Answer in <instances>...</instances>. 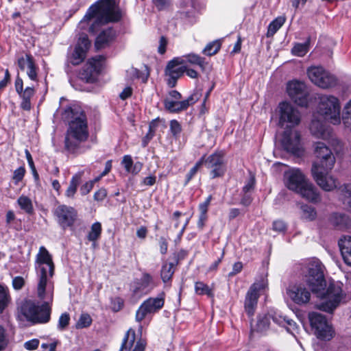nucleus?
Instances as JSON below:
<instances>
[{
	"instance_id": "obj_57",
	"label": "nucleus",
	"mask_w": 351,
	"mask_h": 351,
	"mask_svg": "<svg viewBox=\"0 0 351 351\" xmlns=\"http://www.w3.org/2000/svg\"><path fill=\"white\" fill-rule=\"evenodd\" d=\"M25 285V280L21 276H16L12 280V286L15 290H20Z\"/></svg>"
},
{
	"instance_id": "obj_50",
	"label": "nucleus",
	"mask_w": 351,
	"mask_h": 351,
	"mask_svg": "<svg viewBox=\"0 0 351 351\" xmlns=\"http://www.w3.org/2000/svg\"><path fill=\"white\" fill-rule=\"evenodd\" d=\"M8 343V337L5 328L0 326V351L3 350Z\"/></svg>"
},
{
	"instance_id": "obj_16",
	"label": "nucleus",
	"mask_w": 351,
	"mask_h": 351,
	"mask_svg": "<svg viewBox=\"0 0 351 351\" xmlns=\"http://www.w3.org/2000/svg\"><path fill=\"white\" fill-rule=\"evenodd\" d=\"M204 156V163L206 168L210 169V176L212 179L222 177L226 172L224 155L221 152H215L208 157Z\"/></svg>"
},
{
	"instance_id": "obj_25",
	"label": "nucleus",
	"mask_w": 351,
	"mask_h": 351,
	"mask_svg": "<svg viewBox=\"0 0 351 351\" xmlns=\"http://www.w3.org/2000/svg\"><path fill=\"white\" fill-rule=\"evenodd\" d=\"M154 287L152 276L148 273H143L141 279L134 282L132 291L134 294L147 293Z\"/></svg>"
},
{
	"instance_id": "obj_11",
	"label": "nucleus",
	"mask_w": 351,
	"mask_h": 351,
	"mask_svg": "<svg viewBox=\"0 0 351 351\" xmlns=\"http://www.w3.org/2000/svg\"><path fill=\"white\" fill-rule=\"evenodd\" d=\"M279 125L282 128H291L300 122L299 111L291 104L284 101L279 104Z\"/></svg>"
},
{
	"instance_id": "obj_64",
	"label": "nucleus",
	"mask_w": 351,
	"mask_h": 351,
	"mask_svg": "<svg viewBox=\"0 0 351 351\" xmlns=\"http://www.w3.org/2000/svg\"><path fill=\"white\" fill-rule=\"evenodd\" d=\"M107 195V191L101 188L94 193V199L96 201H103Z\"/></svg>"
},
{
	"instance_id": "obj_20",
	"label": "nucleus",
	"mask_w": 351,
	"mask_h": 351,
	"mask_svg": "<svg viewBox=\"0 0 351 351\" xmlns=\"http://www.w3.org/2000/svg\"><path fill=\"white\" fill-rule=\"evenodd\" d=\"M201 97L199 91L194 92L186 99L179 101L166 98L164 100V106L167 110L172 113H178L186 110L189 106L197 102Z\"/></svg>"
},
{
	"instance_id": "obj_24",
	"label": "nucleus",
	"mask_w": 351,
	"mask_h": 351,
	"mask_svg": "<svg viewBox=\"0 0 351 351\" xmlns=\"http://www.w3.org/2000/svg\"><path fill=\"white\" fill-rule=\"evenodd\" d=\"M263 288V285L254 283L248 290L245 300V308L249 316L253 315L258 298V292Z\"/></svg>"
},
{
	"instance_id": "obj_26",
	"label": "nucleus",
	"mask_w": 351,
	"mask_h": 351,
	"mask_svg": "<svg viewBox=\"0 0 351 351\" xmlns=\"http://www.w3.org/2000/svg\"><path fill=\"white\" fill-rule=\"evenodd\" d=\"M310 131L313 136L317 138L328 139L330 136L331 130L326 124L314 118L310 125Z\"/></svg>"
},
{
	"instance_id": "obj_43",
	"label": "nucleus",
	"mask_w": 351,
	"mask_h": 351,
	"mask_svg": "<svg viewBox=\"0 0 351 351\" xmlns=\"http://www.w3.org/2000/svg\"><path fill=\"white\" fill-rule=\"evenodd\" d=\"M343 195V202L351 211V184H344L341 189Z\"/></svg>"
},
{
	"instance_id": "obj_63",
	"label": "nucleus",
	"mask_w": 351,
	"mask_h": 351,
	"mask_svg": "<svg viewBox=\"0 0 351 351\" xmlns=\"http://www.w3.org/2000/svg\"><path fill=\"white\" fill-rule=\"evenodd\" d=\"M286 229V224L283 221L277 220L273 223V230L277 232H284Z\"/></svg>"
},
{
	"instance_id": "obj_58",
	"label": "nucleus",
	"mask_w": 351,
	"mask_h": 351,
	"mask_svg": "<svg viewBox=\"0 0 351 351\" xmlns=\"http://www.w3.org/2000/svg\"><path fill=\"white\" fill-rule=\"evenodd\" d=\"M286 317H282L281 315L275 313L274 314H271V319L279 326H283L286 324Z\"/></svg>"
},
{
	"instance_id": "obj_56",
	"label": "nucleus",
	"mask_w": 351,
	"mask_h": 351,
	"mask_svg": "<svg viewBox=\"0 0 351 351\" xmlns=\"http://www.w3.org/2000/svg\"><path fill=\"white\" fill-rule=\"evenodd\" d=\"M128 75L132 78H142L143 81L145 82L147 81L148 73L145 77H143L141 75L140 71L135 69V68H131L129 70L127 71Z\"/></svg>"
},
{
	"instance_id": "obj_13",
	"label": "nucleus",
	"mask_w": 351,
	"mask_h": 351,
	"mask_svg": "<svg viewBox=\"0 0 351 351\" xmlns=\"http://www.w3.org/2000/svg\"><path fill=\"white\" fill-rule=\"evenodd\" d=\"M330 171H324L319 168L317 165H312L311 173L316 184L324 191H332L337 187L338 180L329 173Z\"/></svg>"
},
{
	"instance_id": "obj_33",
	"label": "nucleus",
	"mask_w": 351,
	"mask_h": 351,
	"mask_svg": "<svg viewBox=\"0 0 351 351\" xmlns=\"http://www.w3.org/2000/svg\"><path fill=\"white\" fill-rule=\"evenodd\" d=\"M301 217L306 221H312L317 217L315 208L307 204H302L300 206Z\"/></svg>"
},
{
	"instance_id": "obj_51",
	"label": "nucleus",
	"mask_w": 351,
	"mask_h": 351,
	"mask_svg": "<svg viewBox=\"0 0 351 351\" xmlns=\"http://www.w3.org/2000/svg\"><path fill=\"white\" fill-rule=\"evenodd\" d=\"M76 46H80L81 49L84 51L85 53H86L90 46V42L88 38L86 35H84L79 38L77 44Z\"/></svg>"
},
{
	"instance_id": "obj_38",
	"label": "nucleus",
	"mask_w": 351,
	"mask_h": 351,
	"mask_svg": "<svg viewBox=\"0 0 351 351\" xmlns=\"http://www.w3.org/2000/svg\"><path fill=\"white\" fill-rule=\"evenodd\" d=\"M11 300L9 290L7 287L0 285V313L8 306Z\"/></svg>"
},
{
	"instance_id": "obj_42",
	"label": "nucleus",
	"mask_w": 351,
	"mask_h": 351,
	"mask_svg": "<svg viewBox=\"0 0 351 351\" xmlns=\"http://www.w3.org/2000/svg\"><path fill=\"white\" fill-rule=\"evenodd\" d=\"M195 291L197 295H206L208 297H213L212 289L205 283L201 281L195 283Z\"/></svg>"
},
{
	"instance_id": "obj_52",
	"label": "nucleus",
	"mask_w": 351,
	"mask_h": 351,
	"mask_svg": "<svg viewBox=\"0 0 351 351\" xmlns=\"http://www.w3.org/2000/svg\"><path fill=\"white\" fill-rule=\"evenodd\" d=\"M111 304L113 311L118 312L123 308L124 302L121 298L117 297L112 300Z\"/></svg>"
},
{
	"instance_id": "obj_55",
	"label": "nucleus",
	"mask_w": 351,
	"mask_h": 351,
	"mask_svg": "<svg viewBox=\"0 0 351 351\" xmlns=\"http://www.w3.org/2000/svg\"><path fill=\"white\" fill-rule=\"evenodd\" d=\"M255 183L256 180L254 176H251L243 187V192L244 193H248L249 192L252 191L254 188Z\"/></svg>"
},
{
	"instance_id": "obj_10",
	"label": "nucleus",
	"mask_w": 351,
	"mask_h": 351,
	"mask_svg": "<svg viewBox=\"0 0 351 351\" xmlns=\"http://www.w3.org/2000/svg\"><path fill=\"white\" fill-rule=\"evenodd\" d=\"M307 74L308 78L314 84L324 89L332 88L337 83L335 76L322 66H311L308 68Z\"/></svg>"
},
{
	"instance_id": "obj_27",
	"label": "nucleus",
	"mask_w": 351,
	"mask_h": 351,
	"mask_svg": "<svg viewBox=\"0 0 351 351\" xmlns=\"http://www.w3.org/2000/svg\"><path fill=\"white\" fill-rule=\"evenodd\" d=\"M338 245L345 263L351 266V236H342L339 239Z\"/></svg>"
},
{
	"instance_id": "obj_12",
	"label": "nucleus",
	"mask_w": 351,
	"mask_h": 351,
	"mask_svg": "<svg viewBox=\"0 0 351 351\" xmlns=\"http://www.w3.org/2000/svg\"><path fill=\"white\" fill-rule=\"evenodd\" d=\"M315 154L317 161L313 165H317L319 168L324 171H331L335 164L336 159L332 151L324 143L317 142L315 144Z\"/></svg>"
},
{
	"instance_id": "obj_14",
	"label": "nucleus",
	"mask_w": 351,
	"mask_h": 351,
	"mask_svg": "<svg viewBox=\"0 0 351 351\" xmlns=\"http://www.w3.org/2000/svg\"><path fill=\"white\" fill-rule=\"evenodd\" d=\"M282 145L287 152L294 156H302L304 154L300 134L297 130H285L282 135Z\"/></svg>"
},
{
	"instance_id": "obj_46",
	"label": "nucleus",
	"mask_w": 351,
	"mask_h": 351,
	"mask_svg": "<svg viewBox=\"0 0 351 351\" xmlns=\"http://www.w3.org/2000/svg\"><path fill=\"white\" fill-rule=\"evenodd\" d=\"M204 156H202L196 163L195 165L190 169L189 173L186 174V178L185 184H187L190 180L193 178V176L198 171L201 166L204 164Z\"/></svg>"
},
{
	"instance_id": "obj_22",
	"label": "nucleus",
	"mask_w": 351,
	"mask_h": 351,
	"mask_svg": "<svg viewBox=\"0 0 351 351\" xmlns=\"http://www.w3.org/2000/svg\"><path fill=\"white\" fill-rule=\"evenodd\" d=\"M16 92L21 99L20 107L24 110L29 111L32 108L31 99L36 91L33 86H27L23 89V80L17 75L14 83Z\"/></svg>"
},
{
	"instance_id": "obj_48",
	"label": "nucleus",
	"mask_w": 351,
	"mask_h": 351,
	"mask_svg": "<svg viewBox=\"0 0 351 351\" xmlns=\"http://www.w3.org/2000/svg\"><path fill=\"white\" fill-rule=\"evenodd\" d=\"M92 319L88 314H82L76 324L77 328H83L91 324Z\"/></svg>"
},
{
	"instance_id": "obj_5",
	"label": "nucleus",
	"mask_w": 351,
	"mask_h": 351,
	"mask_svg": "<svg viewBox=\"0 0 351 351\" xmlns=\"http://www.w3.org/2000/svg\"><path fill=\"white\" fill-rule=\"evenodd\" d=\"M283 182L289 190L300 194L311 202L318 203L321 201L320 193L317 188L299 169L291 168L285 171Z\"/></svg>"
},
{
	"instance_id": "obj_17",
	"label": "nucleus",
	"mask_w": 351,
	"mask_h": 351,
	"mask_svg": "<svg viewBox=\"0 0 351 351\" xmlns=\"http://www.w3.org/2000/svg\"><path fill=\"white\" fill-rule=\"evenodd\" d=\"M58 224L63 229H66L73 226L77 219V212L72 206L62 204L54 210Z\"/></svg>"
},
{
	"instance_id": "obj_9",
	"label": "nucleus",
	"mask_w": 351,
	"mask_h": 351,
	"mask_svg": "<svg viewBox=\"0 0 351 351\" xmlns=\"http://www.w3.org/2000/svg\"><path fill=\"white\" fill-rule=\"evenodd\" d=\"M308 319L317 338L324 341L332 339L334 331L323 315L312 312L308 314Z\"/></svg>"
},
{
	"instance_id": "obj_23",
	"label": "nucleus",
	"mask_w": 351,
	"mask_h": 351,
	"mask_svg": "<svg viewBox=\"0 0 351 351\" xmlns=\"http://www.w3.org/2000/svg\"><path fill=\"white\" fill-rule=\"evenodd\" d=\"M287 293L291 300L298 305H304L311 300V292L306 289L304 283H298L289 286Z\"/></svg>"
},
{
	"instance_id": "obj_2",
	"label": "nucleus",
	"mask_w": 351,
	"mask_h": 351,
	"mask_svg": "<svg viewBox=\"0 0 351 351\" xmlns=\"http://www.w3.org/2000/svg\"><path fill=\"white\" fill-rule=\"evenodd\" d=\"M54 264L47 250L41 246L36 255L35 269L36 271V295L40 301L52 303L53 299Z\"/></svg>"
},
{
	"instance_id": "obj_1",
	"label": "nucleus",
	"mask_w": 351,
	"mask_h": 351,
	"mask_svg": "<svg viewBox=\"0 0 351 351\" xmlns=\"http://www.w3.org/2000/svg\"><path fill=\"white\" fill-rule=\"evenodd\" d=\"M324 269V267L319 260L311 259L307 264L304 280L311 291L324 300L317 305V308L325 312L332 313L339 304L343 295L341 288L334 285H329L324 292L326 282Z\"/></svg>"
},
{
	"instance_id": "obj_30",
	"label": "nucleus",
	"mask_w": 351,
	"mask_h": 351,
	"mask_svg": "<svg viewBox=\"0 0 351 351\" xmlns=\"http://www.w3.org/2000/svg\"><path fill=\"white\" fill-rule=\"evenodd\" d=\"M212 199V195H209L204 202L199 205V215L197 221V227L200 229L204 228L205 222L207 220V212Z\"/></svg>"
},
{
	"instance_id": "obj_49",
	"label": "nucleus",
	"mask_w": 351,
	"mask_h": 351,
	"mask_svg": "<svg viewBox=\"0 0 351 351\" xmlns=\"http://www.w3.org/2000/svg\"><path fill=\"white\" fill-rule=\"evenodd\" d=\"M25 169L24 167H20L14 170L12 176V180L15 184H18L19 182L22 181L25 176Z\"/></svg>"
},
{
	"instance_id": "obj_19",
	"label": "nucleus",
	"mask_w": 351,
	"mask_h": 351,
	"mask_svg": "<svg viewBox=\"0 0 351 351\" xmlns=\"http://www.w3.org/2000/svg\"><path fill=\"white\" fill-rule=\"evenodd\" d=\"M287 90L291 99L298 106H306L308 104V94L304 83L291 81L287 84Z\"/></svg>"
},
{
	"instance_id": "obj_28",
	"label": "nucleus",
	"mask_w": 351,
	"mask_h": 351,
	"mask_svg": "<svg viewBox=\"0 0 351 351\" xmlns=\"http://www.w3.org/2000/svg\"><path fill=\"white\" fill-rule=\"evenodd\" d=\"M115 38V32L112 28H107L101 31L97 36L95 43L97 50L105 48Z\"/></svg>"
},
{
	"instance_id": "obj_61",
	"label": "nucleus",
	"mask_w": 351,
	"mask_h": 351,
	"mask_svg": "<svg viewBox=\"0 0 351 351\" xmlns=\"http://www.w3.org/2000/svg\"><path fill=\"white\" fill-rule=\"evenodd\" d=\"M94 181H89L84 183L80 187V193L82 195H85L88 194L93 188Z\"/></svg>"
},
{
	"instance_id": "obj_60",
	"label": "nucleus",
	"mask_w": 351,
	"mask_h": 351,
	"mask_svg": "<svg viewBox=\"0 0 351 351\" xmlns=\"http://www.w3.org/2000/svg\"><path fill=\"white\" fill-rule=\"evenodd\" d=\"M282 327L286 328L287 332L294 335L295 331L297 330L296 324L292 319L286 318V324Z\"/></svg>"
},
{
	"instance_id": "obj_32",
	"label": "nucleus",
	"mask_w": 351,
	"mask_h": 351,
	"mask_svg": "<svg viewBox=\"0 0 351 351\" xmlns=\"http://www.w3.org/2000/svg\"><path fill=\"white\" fill-rule=\"evenodd\" d=\"M101 225L99 222H95L92 224L90 230L87 234V239L93 242V246L95 247L96 241L100 238L101 234Z\"/></svg>"
},
{
	"instance_id": "obj_44",
	"label": "nucleus",
	"mask_w": 351,
	"mask_h": 351,
	"mask_svg": "<svg viewBox=\"0 0 351 351\" xmlns=\"http://www.w3.org/2000/svg\"><path fill=\"white\" fill-rule=\"evenodd\" d=\"M20 208L27 213H32L33 211V205L32 200L24 195H21L17 200Z\"/></svg>"
},
{
	"instance_id": "obj_53",
	"label": "nucleus",
	"mask_w": 351,
	"mask_h": 351,
	"mask_svg": "<svg viewBox=\"0 0 351 351\" xmlns=\"http://www.w3.org/2000/svg\"><path fill=\"white\" fill-rule=\"evenodd\" d=\"M170 130L174 136H177L182 131V128L179 122L176 120H171L170 122Z\"/></svg>"
},
{
	"instance_id": "obj_8",
	"label": "nucleus",
	"mask_w": 351,
	"mask_h": 351,
	"mask_svg": "<svg viewBox=\"0 0 351 351\" xmlns=\"http://www.w3.org/2000/svg\"><path fill=\"white\" fill-rule=\"evenodd\" d=\"M165 304V293H161L157 297H150L145 300L138 308L135 320L141 322L147 316L158 312Z\"/></svg>"
},
{
	"instance_id": "obj_34",
	"label": "nucleus",
	"mask_w": 351,
	"mask_h": 351,
	"mask_svg": "<svg viewBox=\"0 0 351 351\" xmlns=\"http://www.w3.org/2000/svg\"><path fill=\"white\" fill-rule=\"evenodd\" d=\"M174 264L172 263H165L162 265L160 271V276L163 282L167 283L170 281L174 274Z\"/></svg>"
},
{
	"instance_id": "obj_7",
	"label": "nucleus",
	"mask_w": 351,
	"mask_h": 351,
	"mask_svg": "<svg viewBox=\"0 0 351 351\" xmlns=\"http://www.w3.org/2000/svg\"><path fill=\"white\" fill-rule=\"evenodd\" d=\"M341 104L338 97L328 94L318 96L317 113L324 121L333 125L341 123Z\"/></svg>"
},
{
	"instance_id": "obj_37",
	"label": "nucleus",
	"mask_w": 351,
	"mask_h": 351,
	"mask_svg": "<svg viewBox=\"0 0 351 351\" xmlns=\"http://www.w3.org/2000/svg\"><path fill=\"white\" fill-rule=\"evenodd\" d=\"M86 54L80 46H75L74 51L69 57V60L73 65H78L85 59Z\"/></svg>"
},
{
	"instance_id": "obj_21",
	"label": "nucleus",
	"mask_w": 351,
	"mask_h": 351,
	"mask_svg": "<svg viewBox=\"0 0 351 351\" xmlns=\"http://www.w3.org/2000/svg\"><path fill=\"white\" fill-rule=\"evenodd\" d=\"M146 341L142 338H136V332L130 328L124 335L119 351H144Z\"/></svg>"
},
{
	"instance_id": "obj_35",
	"label": "nucleus",
	"mask_w": 351,
	"mask_h": 351,
	"mask_svg": "<svg viewBox=\"0 0 351 351\" xmlns=\"http://www.w3.org/2000/svg\"><path fill=\"white\" fill-rule=\"evenodd\" d=\"M310 38L304 43H295L291 49V53L298 57L304 56L309 51Z\"/></svg>"
},
{
	"instance_id": "obj_31",
	"label": "nucleus",
	"mask_w": 351,
	"mask_h": 351,
	"mask_svg": "<svg viewBox=\"0 0 351 351\" xmlns=\"http://www.w3.org/2000/svg\"><path fill=\"white\" fill-rule=\"evenodd\" d=\"M184 60V64L188 62L192 65L198 66L202 71H204L208 62L205 58L195 53H189L182 58Z\"/></svg>"
},
{
	"instance_id": "obj_15",
	"label": "nucleus",
	"mask_w": 351,
	"mask_h": 351,
	"mask_svg": "<svg viewBox=\"0 0 351 351\" xmlns=\"http://www.w3.org/2000/svg\"><path fill=\"white\" fill-rule=\"evenodd\" d=\"M104 61V57L102 56L89 59L80 73L81 79L88 83L95 82L103 68Z\"/></svg>"
},
{
	"instance_id": "obj_3",
	"label": "nucleus",
	"mask_w": 351,
	"mask_h": 351,
	"mask_svg": "<svg viewBox=\"0 0 351 351\" xmlns=\"http://www.w3.org/2000/svg\"><path fill=\"white\" fill-rule=\"evenodd\" d=\"M121 17L117 0H99L88 8L78 26L81 29H85L93 19L89 27V32L95 33L101 26L108 23L117 22Z\"/></svg>"
},
{
	"instance_id": "obj_41",
	"label": "nucleus",
	"mask_w": 351,
	"mask_h": 351,
	"mask_svg": "<svg viewBox=\"0 0 351 351\" xmlns=\"http://www.w3.org/2000/svg\"><path fill=\"white\" fill-rule=\"evenodd\" d=\"M271 314H264L259 315L256 324V330L259 332L266 330L269 326Z\"/></svg>"
},
{
	"instance_id": "obj_18",
	"label": "nucleus",
	"mask_w": 351,
	"mask_h": 351,
	"mask_svg": "<svg viewBox=\"0 0 351 351\" xmlns=\"http://www.w3.org/2000/svg\"><path fill=\"white\" fill-rule=\"evenodd\" d=\"M184 60L182 58H175L169 61L165 69L167 83L170 88L176 86L178 80L183 75L186 70Z\"/></svg>"
},
{
	"instance_id": "obj_45",
	"label": "nucleus",
	"mask_w": 351,
	"mask_h": 351,
	"mask_svg": "<svg viewBox=\"0 0 351 351\" xmlns=\"http://www.w3.org/2000/svg\"><path fill=\"white\" fill-rule=\"evenodd\" d=\"M34 64L33 58L31 55L26 54L18 60V65L21 71H27Z\"/></svg>"
},
{
	"instance_id": "obj_40",
	"label": "nucleus",
	"mask_w": 351,
	"mask_h": 351,
	"mask_svg": "<svg viewBox=\"0 0 351 351\" xmlns=\"http://www.w3.org/2000/svg\"><path fill=\"white\" fill-rule=\"evenodd\" d=\"M342 121L344 125L351 130V99L343 106Z\"/></svg>"
},
{
	"instance_id": "obj_47",
	"label": "nucleus",
	"mask_w": 351,
	"mask_h": 351,
	"mask_svg": "<svg viewBox=\"0 0 351 351\" xmlns=\"http://www.w3.org/2000/svg\"><path fill=\"white\" fill-rule=\"evenodd\" d=\"M70 322V315L67 313H62L59 317L57 328L59 330H65Z\"/></svg>"
},
{
	"instance_id": "obj_6",
	"label": "nucleus",
	"mask_w": 351,
	"mask_h": 351,
	"mask_svg": "<svg viewBox=\"0 0 351 351\" xmlns=\"http://www.w3.org/2000/svg\"><path fill=\"white\" fill-rule=\"evenodd\" d=\"M51 304L47 301L25 299L18 305L17 318L32 324L48 323L51 318Z\"/></svg>"
},
{
	"instance_id": "obj_59",
	"label": "nucleus",
	"mask_w": 351,
	"mask_h": 351,
	"mask_svg": "<svg viewBox=\"0 0 351 351\" xmlns=\"http://www.w3.org/2000/svg\"><path fill=\"white\" fill-rule=\"evenodd\" d=\"M27 75L29 78L32 81L38 80L37 68L35 63L26 71Z\"/></svg>"
},
{
	"instance_id": "obj_62",
	"label": "nucleus",
	"mask_w": 351,
	"mask_h": 351,
	"mask_svg": "<svg viewBox=\"0 0 351 351\" xmlns=\"http://www.w3.org/2000/svg\"><path fill=\"white\" fill-rule=\"evenodd\" d=\"M39 345V340L37 339H33L24 343V347L28 350H36Z\"/></svg>"
},
{
	"instance_id": "obj_4",
	"label": "nucleus",
	"mask_w": 351,
	"mask_h": 351,
	"mask_svg": "<svg viewBox=\"0 0 351 351\" xmlns=\"http://www.w3.org/2000/svg\"><path fill=\"white\" fill-rule=\"evenodd\" d=\"M70 114L71 120L65 136V149L72 154L81 153L82 144L89 136L86 116L78 107L71 108Z\"/></svg>"
},
{
	"instance_id": "obj_39",
	"label": "nucleus",
	"mask_w": 351,
	"mask_h": 351,
	"mask_svg": "<svg viewBox=\"0 0 351 351\" xmlns=\"http://www.w3.org/2000/svg\"><path fill=\"white\" fill-rule=\"evenodd\" d=\"M221 41L216 40L206 45L202 51V53L206 56H211L216 54L221 48Z\"/></svg>"
},
{
	"instance_id": "obj_54",
	"label": "nucleus",
	"mask_w": 351,
	"mask_h": 351,
	"mask_svg": "<svg viewBox=\"0 0 351 351\" xmlns=\"http://www.w3.org/2000/svg\"><path fill=\"white\" fill-rule=\"evenodd\" d=\"M121 163L127 172L130 173L132 171V167L133 166V160L131 156L125 155L123 157Z\"/></svg>"
},
{
	"instance_id": "obj_36",
	"label": "nucleus",
	"mask_w": 351,
	"mask_h": 351,
	"mask_svg": "<svg viewBox=\"0 0 351 351\" xmlns=\"http://www.w3.org/2000/svg\"><path fill=\"white\" fill-rule=\"evenodd\" d=\"M286 18L285 16H278L272 21L267 29V36L270 37L274 36L276 32L285 23Z\"/></svg>"
},
{
	"instance_id": "obj_29",
	"label": "nucleus",
	"mask_w": 351,
	"mask_h": 351,
	"mask_svg": "<svg viewBox=\"0 0 351 351\" xmlns=\"http://www.w3.org/2000/svg\"><path fill=\"white\" fill-rule=\"evenodd\" d=\"M84 171H80L76 173L71 178L69 185L65 191V196L68 198L73 199L77 192V187L82 181Z\"/></svg>"
}]
</instances>
